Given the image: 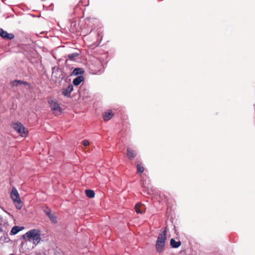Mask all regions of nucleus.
Here are the masks:
<instances>
[{
	"label": "nucleus",
	"mask_w": 255,
	"mask_h": 255,
	"mask_svg": "<svg viewBox=\"0 0 255 255\" xmlns=\"http://www.w3.org/2000/svg\"><path fill=\"white\" fill-rule=\"evenodd\" d=\"M9 240L10 239L7 234H3V236L0 237V242L1 243H8Z\"/></svg>",
	"instance_id": "obj_16"
},
{
	"label": "nucleus",
	"mask_w": 255,
	"mask_h": 255,
	"mask_svg": "<svg viewBox=\"0 0 255 255\" xmlns=\"http://www.w3.org/2000/svg\"><path fill=\"white\" fill-rule=\"evenodd\" d=\"M49 218L50 219L51 221L53 223H56L57 222L56 218L55 216H54L53 215H51L50 213L49 212Z\"/></svg>",
	"instance_id": "obj_20"
},
{
	"label": "nucleus",
	"mask_w": 255,
	"mask_h": 255,
	"mask_svg": "<svg viewBox=\"0 0 255 255\" xmlns=\"http://www.w3.org/2000/svg\"><path fill=\"white\" fill-rule=\"evenodd\" d=\"M44 211L45 212V214L48 215V211H47L46 210H44Z\"/></svg>",
	"instance_id": "obj_23"
},
{
	"label": "nucleus",
	"mask_w": 255,
	"mask_h": 255,
	"mask_svg": "<svg viewBox=\"0 0 255 255\" xmlns=\"http://www.w3.org/2000/svg\"><path fill=\"white\" fill-rule=\"evenodd\" d=\"M143 185L144 187H145V186L144 185V183H143Z\"/></svg>",
	"instance_id": "obj_25"
},
{
	"label": "nucleus",
	"mask_w": 255,
	"mask_h": 255,
	"mask_svg": "<svg viewBox=\"0 0 255 255\" xmlns=\"http://www.w3.org/2000/svg\"><path fill=\"white\" fill-rule=\"evenodd\" d=\"M84 70L82 68H76L72 71L71 75L77 76L83 75V74L84 73Z\"/></svg>",
	"instance_id": "obj_9"
},
{
	"label": "nucleus",
	"mask_w": 255,
	"mask_h": 255,
	"mask_svg": "<svg viewBox=\"0 0 255 255\" xmlns=\"http://www.w3.org/2000/svg\"><path fill=\"white\" fill-rule=\"evenodd\" d=\"M40 236L41 233L39 230L33 229L24 234L22 237L25 240L28 239L29 241L36 245L40 241Z\"/></svg>",
	"instance_id": "obj_1"
},
{
	"label": "nucleus",
	"mask_w": 255,
	"mask_h": 255,
	"mask_svg": "<svg viewBox=\"0 0 255 255\" xmlns=\"http://www.w3.org/2000/svg\"><path fill=\"white\" fill-rule=\"evenodd\" d=\"M10 197L15 204L16 208L18 209H21L22 204L19 197V193L15 187L12 188Z\"/></svg>",
	"instance_id": "obj_3"
},
{
	"label": "nucleus",
	"mask_w": 255,
	"mask_h": 255,
	"mask_svg": "<svg viewBox=\"0 0 255 255\" xmlns=\"http://www.w3.org/2000/svg\"><path fill=\"white\" fill-rule=\"evenodd\" d=\"M101 70H99V71L96 73V74H101Z\"/></svg>",
	"instance_id": "obj_22"
},
{
	"label": "nucleus",
	"mask_w": 255,
	"mask_h": 255,
	"mask_svg": "<svg viewBox=\"0 0 255 255\" xmlns=\"http://www.w3.org/2000/svg\"><path fill=\"white\" fill-rule=\"evenodd\" d=\"M84 81V77L83 75H80L75 78L73 81L74 86H77L79 85L82 82Z\"/></svg>",
	"instance_id": "obj_10"
},
{
	"label": "nucleus",
	"mask_w": 255,
	"mask_h": 255,
	"mask_svg": "<svg viewBox=\"0 0 255 255\" xmlns=\"http://www.w3.org/2000/svg\"><path fill=\"white\" fill-rule=\"evenodd\" d=\"M23 84L24 85H28V83L26 82H24L21 80H15L12 82V86H19V85Z\"/></svg>",
	"instance_id": "obj_14"
},
{
	"label": "nucleus",
	"mask_w": 255,
	"mask_h": 255,
	"mask_svg": "<svg viewBox=\"0 0 255 255\" xmlns=\"http://www.w3.org/2000/svg\"><path fill=\"white\" fill-rule=\"evenodd\" d=\"M2 232L1 228H0V233Z\"/></svg>",
	"instance_id": "obj_24"
},
{
	"label": "nucleus",
	"mask_w": 255,
	"mask_h": 255,
	"mask_svg": "<svg viewBox=\"0 0 255 255\" xmlns=\"http://www.w3.org/2000/svg\"><path fill=\"white\" fill-rule=\"evenodd\" d=\"M78 56V54L77 53H73L71 54H69L68 55V57L69 59L72 61L75 60V58Z\"/></svg>",
	"instance_id": "obj_19"
},
{
	"label": "nucleus",
	"mask_w": 255,
	"mask_h": 255,
	"mask_svg": "<svg viewBox=\"0 0 255 255\" xmlns=\"http://www.w3.org/2000/svg\"><path fill=\"white\" fill-rule=\"evenodd\" d=\"M12 126L20 136L24 137L26 135V129L20 123H13Z\"/></svg>",
	"instance_id": "obj_4"
},
{
	"label": "nucleus",
	"mask_w": 255,
	"mask_h": 255,
	"mask_svg": "<svg viewBox=\"0 0 255 255\" xmlns=\"http://www.w3.org/2000/svg\"><path fill=\"white\" fill-rule=\"evenodd\" d=\"M73 90V86L72 84L69 85L66 88H64L62 94L66 97H70L71 93Z\"/></svg>",
	"instance_id": "obj_6"
},
{
	"label": "nucleus",
	"mask_w": 255,
	"mask_h": 255,
	"mask_svg": "<svg viewBox=\"0 0 255 255\" xmlns=\"http://www.w3.org/2000/svg\"><path fill=\"white\" fill-rule=\"evenodd\" d=\"M86 196L89 198H93L95 196V192L93 190L87 189L85 191Z\"/></svg>",
	"instance_id": "obj_17"
},
{
	"label": "nucleus",
	"mask_w": 255,
	"mask_h": 255,
	"mask_svg": "<svg viewBox=\"0 0 255 255\" xmlns=\"http://www.w3.org/2000/svg\"><path fill=\"white\" fill-rule=\"evenodd\" d=\"M49 104L51 110L55 116H58L61 114L62 110L58 103L52 101L50 103H49Z\"/></svg>",
	"instance_id": "obj_5"
},
{
	"label": "nucleus",
	"mask_w": 255,
	"mask_h": 255,
	"mask_svg": "<svg viewBox=\"0 0 255 255\" xmlns=\"http://www.w3.org/2000/svg\"><path fill=\"white\" fill-rule=\"evenodd\" d=\"M23 229V227H19L18 226H14L13 227L10 232V235H15L17 233H18L19 231H21Z\"/></svg>",
	"instance_id": "obj_11"
},
{
	"label": "nucleus",
	"mask_w": 255,
	"mask_h": 255,
	"mask_svg": "<svg viewBox=\"0 0 255 255\" xmlns=\"http://www.w3.org/2000/svg\"><path fill=\"white\" fill-rule=\"evenodd\" d=\"M89 141H88V140L85 139V140H84L83 141V144L84 146H87V145H89Z\"/></svg>",
	"instance_id": "obj_21"
},
{
	"label": "nucleus",
	"mask_w": 255,
	"mask_h": 255,
	"mask_svg": "<svg viewBox=\"0 0 255 255\" xmlns=\"http://www.w3.org/2000/svg\"><path fill=\"white\" fill-rule=\"evenodd\" d=\"M113 116V112H109L108 113H105L103 114V118L105 121L110 120Z\"/></svg>",
	"instance_id": "obj_15"
},
{
	"label": "nucleus",
	"mask_w": 255,
	"mask_h": 255,
	"mask_svg": "<svg viewBox=\"0 0 255 255\" xmlns=\"http://www.w3.org/2000/svg\"><path fill=\"white\" fill-rule=\"evenodd\" d=\"M166 239V230L165 229L163 232L159 234L156 242L155 247L158 253H161L163 251Z\"/></svg>",
	"instance_id": "obj_2"
},
{
	"label": "nucleus",
	"mask_w": 255,
	"mask_h": 255,
	"mask_svg": "<svg viewBox=\"0 0 255 255\" xmlns=\"http://www.w3.org/2000/svg\"><path fill=\"white\" fill-rule=\"evenodd\" d=\"M127 156L128 159H133L136 156V153L134 150L130 147H127Z\"/></svg>",
	"instance_id": "obj_8"
},
{
	"label": "nucleus",
	"mask_w": 255,
	"mask_h": 255,
	"mask_svg": "<svg viewBox=\"0 0 255 255\" xmlns=\"http://www.w3.org/2000/svg\"><path fill=\"white\" fill-rule=\"evenodd\" d=\"M0 36L5 39H12L14 36L12 33H8L3 29L0 28Z\"/></svg>",
	"instance_id": "obj_7"
},
{
	"label": "nucleus",
	"mask_w": 255,
	"mask_h": 255,
	"mask_svg": "<svg viewBox=\"0 0 255 255\" xmlns=\"http://www.w3.org/2000/svg\"><path fill=\"white\" fill-rule=\"evenodd\" d=\"M170 245L173 248H177L181 245L180 241H176L174 239H171L170 240Z\"/></svg>",
	"instance_id": "obj_13"
},
{
	"label": "nucleus",
	"mask_w": 255,
	"mask_h": 255,
	"mask_svg": "<svg viewBox=\"0 0 255 255\" xmlns=\"http://www.w3.org/2000/svg\"><path fill=\"white\" fill-rule=\"evenodd\" d=\"M144 170V167L140 164H137V173H142Z\"/></svg>",
	"instance_id": "obj_18"
},
{
	"label": "nucleus",
	"mask_w": 255,
	"mask_h": 255,
	"mask_svg": "<svg viewBox=\"0 0 255 255\" xmlns=\"http://www.w3.org/2000/svg\"><path fill=\"white\" fill-rule=\"evenodd\" d=\"M143 206L141 204L137 203L135 205V210L136 212L138 214H142L144 212L143 210Z\"/></svg>",
	"instance_id": "obj_12"
}]
</instances>
